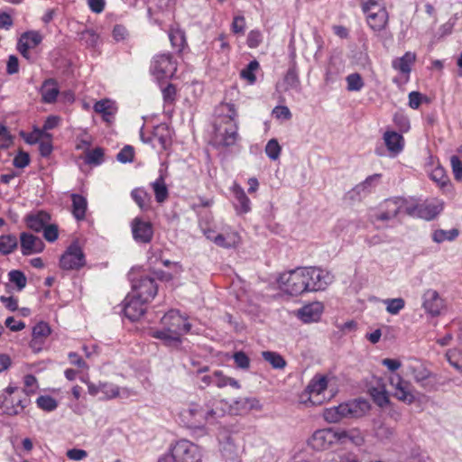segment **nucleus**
<instances>
[{"label":"nucleus","mask_w":462,"mask_h":462,"mask_svg":"<svg viewBox=\"0 0 462 462\" xmlns=\"http://www.w3.org/2000/svg\"><path fill=\"white\" fill-rule=\"evenodd\" d=\"M42 98L44 103H52L56 100L59 94L57 83L52 79L44 81L42 89Z\"/></svg>","instance_id":"obj_39"},{"label":"nucleus","mask_w":462,"mask_h":462,"mask_svg":"<svg viewBox=\"0 0 462 462\" xmlns=\"http://www.w3.org/2000/svg\"><path fill=\"white\" fill-rule=\"evenodd\" d=\"M260 65L257 60H252L249 64L241 70V77L246 79L250 84H254L256 80L254 72L259 69Z\"/></svg>","instance_id":"obj_52"},{"label":"nucleus","mask_w":462,"mask_h":462,"mask_svg":"<svg viewBox=\"0 0 462 462\" xmlns=\"http://www.w3.org/2000/svg\"><path fill=\"white\" fill-rule=\"evenodd\" d=\"M72 214L77 220H83L86 217L88 202L86 198L79 194H72Z\"/></svg>","instance_id":"obj_37"},{"label":"nucleus","mask_w":462,"mask_h":462,"mask_svg":"<svg viewBox=\"0 0 462 462\" xmlns=\"http://www.w3.org/2000/svg\"><path fill=\"white\" fill-rule=\"evenodd\" d=\"M143 142L151 143L153 147L159 145L162 150H166L171 143V133L167 125L162 124L154 127L152 137Z\"/></svg>","instance_id":"obj_22"},{"label":"nucleus","mask_w":462,"mask_h":462,"mask_svg":"<svg viewBox=\"0 0 462 462\" xmlns=\"http://www.w3.org/2000/svg\"><path fill=\"white\" fill-rule=\"evenodd\" d=\"M348 91H360L365 83L359 73H351L346 78Z\"/></svg>","instance_id":"obj_51"},{"label":"nucleus","mask_w":462,"mask_h":462,"mask_svg":"<svg viewBox=\"0 0 462 462\" xmlns=\"http://www.w3.org/2000/svg\"><path fill=\"white\" fill-rule=\"evenodd\" d=\"M42 42V35L38 31H28L20 36L17 45L25 51L26 49L36 48Z\"/></svg>","instance_id":"obj_34"},{"label":"nucleus","mask_w":462,"mask_h":462,"mask_svg":"<svg viewBox=\"0 0 462 462\" xmlns=\"http://www.w3.org/2000/svg\"><path fill=\"white\" fill-rule=\"evenodd\" d=\"M31 403V399L24 391L9 385L0 394V409L9 416L20 415Z\"/></svg>","instance_id":"obj_3"},{"label":"nucleus","mask_w":462,"mask_h":462,"mask_svg":"<svg viewBox=\"0 0 462 462\" xmlns=\"http://www.w3.org/2000/svg\"><path fill=\"white\" fill-rule=\"evenodd\" d=\"M422 308L430 316L437 317L445 310L446 302L436 290L428 289L422 294Z\"/></svg>","instance_id":"obj_14"},{"label":"nucleus","mask_w":462,"mask_h":462,"mask_svg":"<svg viewBox=\"0 0 462 462\" xmlns=\"http://www.w3.org/2000/svg\"><path fill=\"white\" fill-rule=\"evenodd\" d=\"M147 302L135 294H128L124 301L125 317L132 321L139 319L145 312L144 305Z\"/></svg>","instance_id":"obj_18"},{"label":"nucleus","mask_w":462,"mask_h":462,"mask_svg":"<svg viewBox=\"0 0 462 462\" xmlns=\"http://www.w3.org/2000/svg\"><path fill=\"white\" fill-rule=\"evenodd\" d=\"M284 83L286 85V89H294L296 91L300 90V82L295 69H288L284 77Z\"/></svg>","instance_id":"obj_50"},{"label":"nucleus","mask_w":462,"mask_h":462,"mask_svg":"<svg viewBox=\"0 0 462 462\" xmlns=\"http://www.w3.org/2000/svg\"><path fill=\"white\" fill-rule=\"evenodd\" d=\"M383 141L392 156H396L403 150L404 139L395 131H386L383 134Z\"/></svg>","instance_id":"obj_28"},{"label":"nucleus","mask_w":462,"mask_h":462,"mask_svg":"<svg viewBox=\"0 0 462 462\" xmlns=\"http://www.w3.org/2000/svg\"><path fill=\"white\" fill-rule=\"evenodd\" d=\"M323 312V305L320 302H312L305 305L298 310V318L304 323L316 322Z\"/></svg>","instance_id":"obj_26"},{"label":"nucleus","mask_w":462,"mask_h":462,"mask_svg":"<svg viewBox=\"0 0 462 462\" xmlns=\"http://www.w3.org/2000/svg\"><path fill=\"white\" fill-rule=\"evenodd\" d=\"M23 383H24V389H21V390L24 391L27 393L28 397H30L31 394L35 393V392L38 388V383H37V379L34 375L26 374L23 377Z\"/></svg>","instance_id":"obj_57"},{"label":"nucleus","mask_w":462,"mask_h":462,"mask_svg":"<svg viewBox=\"0 0 462 462\" xmlns=\"http://www.w3.org/2000/svg\"><path fill=\"white\" fill-rule=\"evenodd\" d=\"M381 177L382 175L379 173L368 176L362 183L355 187L354 191L357 194L370 192L378 184Z\"/></svg>","instance_id":"obj_44"},{"label":"nucleus","mask_w":462,"mask_h":462,"mask_svg":"<svg viewBox=\"0 0 462 462\" xmlns=\"http://www.w3.org/2000/svg\"><path fill=\"white\" fill-rule=\"evenodd\" d=\"M282 148L276 139H271L268 141L265 146L266 155L271 160H277L281 154Z\"/></svg>","instance_id":"obj_53"},{"label":"nucleus","mask_w":462,"mask_h":462,"mask_svg":"<svg viewBox=\"0 0 462 462\" xmlns=\"http://www.w3.org/2000/svg\"><path fill=\"white\" fill-rule=\"evenodd\" d=\"M60 122V117L56 116H50L44 122L42 130H36L33 134H35V139L32 142H38L42 138H50L51 134H46L45 131L51 130L55 128Z\"/></svg>","instance_id":"obj_43"},{"label":"nucleus","mask_w":462,"mask_h":462,"mask_svg":"<svg viewBox=\"0 0 462 462\" xmlns=\"http://www.w3.org/2000/svg\"><path fill=\"white\" fill-rule=\"evenodd\" d=\"M234 405L236 407V409L241 410L242 411L261 409L259 401L255 398H239L234 402Z\"/></svg>","instance_id":"obj_47"},{"label":"nucleus","mask_w":462,"mask_h":462,"mask_svg":"<svg viewBox=\"0 0 462 462\" xmlns=\"http://www.w3.org/2000/svg\"><path fill=\"white\" fill-rule=\"evenodd\" d=\"M389 383L394 389V396L406 403H412L415 401L412 386L410 382L405 381L400 374H395L389 377Z\"/></svg>","instance_id":"obj_15"},{"label":"nucleus","mask_w":462,"mask_h":462,"mask_svg":"<svg viewBox=\"0 0 462 462\" xmlns=\"http://www.w3.org/2000/svg\"><path fill=\"white\" fill-rule=\"evenodd\" d=\"M51 328L45 322H39L32 328V338L30 346L34 350H40L44 340L50 336Z\"/></svg>","instance_id":"obj_30"},{"label":"nucleus","mask_w":462,"mask_h":462,"mask_svg":"<svg viewBox=\"0 0 462 462\" xmlns=\"http://www.w3.org/2000/svg\"><path fill=\"white\" fill-rule=\"evenodd\" d=\"M172 448L175 462H200L202 453L200 448L194 443L180 439Z\"/></svg>","instance_id":"obj_10"},{"label":"nucleus","mask_w":462,"mask_h":462,"mask_svg":"<svg viewBox=\"0 0 462 462\" xmlns=\"http://www.w3.org/2000/svg\"><path fill=\"white\" fill-rule=\"evenodd\" d=\"M233 358L237 368L247 370L250 367V359L243 351L236 352Z\"/></svg>","instance_id":"obj_58"},{"label":"nucleus","mask_w":462,"mask_h":462,"mask_svg":"<svg viewBox=\"0 0 462 462\" xmlns=\"http://www.w3.org/2000/svg\"><path fill=\"white\" fill-rule=\"evenodd\" d=\"M13 143V136L4 125H0V149H7Z\"/></svg>","instance_id":"obj_61"},{"label":"nucleus","mask_w":462,"mask_h":462,"mask_svg":"<svg viewBox=\"0 0 462 462\" xmlns=\"http://www.w3.org/2000/svg\"><path fill=\"white\" fill-rule=\"evenodd\" d=\"M459 235V231L457 228L449 230L438 229L432 234V240L438 244L445 241H454Z\"/></svg>","instance_id":"obj_45"},{"label":"nucleus","mask_w":462,"mask_h":462,"mask_svg":"<svg viewBox=\"0 0 462 462\" xmlns=\"http://www.w3.org/2000/svg\"><path fill=\"white\" fill-rule=\"evenodd\" d=\"M263 358L268 362L274 369H282L286 365L284 358L277 352L263 351L262 352Z\"/></svg>","instance_id":"obj_46"},{"label":"nucleus","mask_w":462,"mask_h":462,"mask_svg":"<svg viewBox=\"0 0 462 462\" xmlns=\"http://www.w3.org/2000/svg\"><path fill=\"white\" fill-rule=\"evenodd\" d=\"M9 281L17 286L19 291L23 290L27 283V279L24 273L18 270L11 271L8 274Z\"/></svg>","instance_id":"obj_54"},{"label":"nucleus","mask_w":462,"mask_h":462,"mask_svg":"<svg viewBox=\"0 0 462 462\" xmlns=\"http://www.w3.org/2000/svg\"><path fill=\"white\" fill-rule=\"evenodd\" d=\"M430 179L440 186H444L448 180L445 170L440 166H438L432 170L430 173Z\"/></svg>","instance_id":"obj_60"},{"label":"nucleus","mask_w":462,"mask_h":462,"mask_svg":"<svg viewBox=\"0 0 462 462\" xmlns=\"http://www.w3.org/2000/svg\"><path fill=\"white\" fill-rule=\"evenodd\" d=\"M204 424L215 423L219 418L225 414V410L221 406V402L216 400H210L204 404Z\"/></svg>","instance_id":"obj_29"},{"label":"nucleus","mask_w":462,"mask_h":462,"mask_svg":"<svg viewBox=\"0 0 462 462\" xmlns=\"http://www.w3.org/2000/svg\"><path fill=\"white\" fill-rule=\"evenodd\" d=\"M88 392L91 396H97L99 393L102 396L100 400H112L117 397L128 398L131 396L132 392L127 388H120L116 383L110 382H98L94 383L87 382Z\"/></svg>","instance_id":"obj_7"},{"label":"nucleus","mask_w":462,"mask_h":462,"mask_svg":"<svg viewBox=\"0 0 462 462\" xmlns=\"http://www.w3.org/2000/svg\"><path fill=\"white\" fill-rule=\"evenodd\" d=\"M309 291H324L334 280L328 271L317 267H304Z\"/></svg>","instance_id":"obj_12"},{"label":"nucleus","mask_w":462,"mask_h":462,"mask_svg":"<svg viewBox=\"0 0 462 462\" xmlns=\"http://www.w3.org/2000/svg\"><path fill=\"white\" fill-rule=\"evenodd\" d=\"M51 217L44 211H39L36 214L29 215L26 217V223L30 229L35 232H41L49 224Z\"/></svg>","instance_id":"obj_33"},{"label":"nucleus","mask_w":462,"mask_h":462,"mask_svg":"<svg viewBox=\"0 0 462 462\" xmlns=\"http://www.w3.org/2000/svg\"><path fill=\"white\" fill-rule=\"evenodd\" d=\"M231 191L235 198L234 207L238 215L246 214L251 211V200L245 194L244 189L237 183H234Z\"/></svg>","instance_id":"obj_25"},{"label":"nucleus","mask_w":462,"mask_h":462,"mask_svg":"<svg viewBox=\"0 0 462 462\" xmlns=\"http://www.w3.org/2000/svg\"><path fill=\"white\" fill-rule=\"evenodd\" d=\"M366 21L372 30L380 32L383 30L387 24L388 14L385 9L374 11V13L366 14Z\"/></svg>","instance_id":"obj_32"},{"label":"nucleus","mask_w":462,"mask_h":462,"mask_svg":"<svg viewBox=\"0 0 462 462\" xmlns=\"http://www.w3.org/2000/svg\"><path fill=\"white\" fill-rule=\"evenodd\" d=\"M444 208V202L438 199L426 200L420 204H411L406 207V213L409 216L420 217L430 221L437 217Z\"/></svg>","instance_id":"obj_8"},{"label":"nucleus","mask_w":462,"mask_h":462,"mask_svg":"<svg viewBox=\"0 0 462 462\" xmlns=\"http://www.w3.org/2000/svg\"><path fill=\"white\" fill-rule=\"evenodd\" d=\"M450 164L454 177L457 180L462 181V162L457 155L450 157Z\"/></svg>","instance_id":"obj_63"},{"label":"nucleus","mask_w":462,"mask_h":462,"mask_svg":"<svg viewBox=\"0 0 462 462\" xmlns=\"http://www.w3.org/2000/svg\"><path fill=\"white\" fill-rule=\"evenodd\" d=\"M38 408L44 411H53L58 407V402L50 395H41L36 399Z\"/></svg>","instance_id":"obj_48"},{"label":"nucleus","mask_w":462,"mask_h":462,"mask_svg":"<svg viewBox=\"0 0 462 462\" xmlns=\"http://www.w3.org/2000/svg\"><path fill=\"white\" fill-rule=\"evenodd\" d=\"M133 236L139 243H149L153 235L152 226L150 222L134 218L132 223Z\"/></svg>","instance_id":"obj_23"},{"label":"nucleus","mask_w":462,"mask_h":462,"mask_svg":"<svg viewBox=\"0 0 462 462\" xmlns=\"http://www.w3.org/2000/svg\"><path fill=\"white\" fill-rule=\"evenodd\" d=\"M86 265V256L78 239L71 242L60 258V267L65 271L79 270Z\"/></svg>","instance_id":"obj_6"},{"label":"nucleus","mask_w":462,"mask_h":462,"mask_svg":"<svg viewBox=\"0 0 462 462\" xmlns=\"http://www.w3.org/2000/svg\"><path fill=\"white\" fill-rule=\"evenodd\" d=\"M383 302L386 307V311L392 315H397L405 307L402 298L386 299Z\"/></svg>","instance_id":"obj_49"},{"label":"nucleus","mask_w":462,"mask_h":462,"mask_svg":"<svg viewBox=\"0 0 462 462\" xmlns=\"http://www.w3.org/2000/svg\"><path fill=\"white\" fill-rule=\"evenodd\" d=\"M204 405L190 403L182 409L180 416L182 421L189 427L199 428L204 425Z\"/></svg>","instance_id":"obj_19"},{"label":"nucleus","mask_w":462,"mask_h":462,"mask_svg":"<svg viewBox=\"0 0 462 462\" xmlns=\"http://www.w3.org/2000/svg\"><path fill=\"white\" fill-rule=\"evenodd\" d=\"M151 187L158 203H163L167 200L169 197V190L162 175H160L153 182H152Z\"/></svg>","instance_id":"obj_38"},{"label":"nucleus","mask_w":462,"mask_h":462,"mask_svg":"<svg viewBox=\"0 0 462 462\" xmlns=\"http://www.w3.org/2000/svg\"><path fill=\"white\" fill-rule=\"evenodd\" d=\"M132 288L133 294L146 301L152 300L157 293V285L154 280L149 276H141L140 279L134 281Z\"/></svg>","instance_id":"obj_16"},{"label":"nucleus","mask_w":462,"mask_h":462,"mask_svg":"<svg viewBox=\"0 0 462 462\" xmlns=\"http://www.w3.org/2000/svg\"><path fill=\"white\" fill-rule=\"evenodd\" d=\"M104 152L101 148H95L89 151L86 155V162L88 164H100L103 159Z\"/></svg>","instance_id":"obj_62"},{"label":"nucleus","mask_w":462,"mask_h":462,"mask_svg":"<svg viewBox=\"0 0 462 462\" xmlns=\"http://www.w3.org/2000/svg\"><path fill=\"white\" fill-rule=\"evenodd\" d=\"M246 28V22L244 15H236L233 18L231 31L235 34H244Z\"/></svg>","instance_id":"obj_56"},{"label":"nucleus","mask_w":462,"mask_h":462,"mask_svg":"<svg viewBox=\"0 0 462 462\" xmlns=\"http://www.w3.org/2000/svg\"><path fill=\"white\" fill-rule=\"evenodd\" d=\"M177 70V63L169 53L159 54L153 57L150 71L158 79L171 78Z\"/></svg>","instance_id":"obj_9"},{"label":"nucleus","mask_w":462,"mask_h":462,"mask_svg":"<svg viewBox=\"0 0 462 462\" xmlns=\"http://www.w3.org/2000/svg\"><path fill=\"white\" fill-rule=\"evenodd\" d=\"M416 60V55L413 52L407 51L401 58L393 60V68L402 74H409L411 72V65Z\"/></svg>","instance_id":"obj_35"},{"label":"nucleus","mask_w":462,"mask_h":462,"mask_svg":"<svg viewBox=\"0 0 462 462\" xmlns=\"http://www.w3.org/2000/svg\"><path fill=\"white\" fill-rule=\"evenodd\" d=\"M369 409V403L365 400H355L340 403L337 406L324 411L323 417L329 423H336L345 418H358Z\"/></svg>","instance_id":"obj_4"},{"label":"nucleus","mask_w":462,"mask_h":462,"mask_svg":"<svg viewBox=\"0 0 462 462\" xmlns=\"http://www.w3.org/2000/svg\"><path fill=\"white\" fill-rule=\"evenodd\" d=\"M369 392L374 402L378 406L385 407L389 403L390 399L388 392L384 383L381 380L378 381L377 386L372 387Z\"/></svg>","instance_id":"obj_36"},{"label":"nucleus","mask_w":462,"mask_h":462,"mask_svg":"<svg viewBox=\"0 0 462 462\" xmlns=\"http://www.w3.org/2000/svg\"><path fill=\"white\" fill-rule=\"evenodd\" d=\"M207 238L212 240L217 245L224 248H231L239 243V236L236 232H229L226 234H218L215 236L208 232L206 234Z\"/></svg>","instance_id":"obj_31"},{"label":"nucleus","mask_w":462,"mask_h":462,"mask_svg":"<svg viewBox=\"0 0 462 462\" xmlns=\"http://www.w3.org/2000/svg\"><path fill=\"white\" fill-rule=\"evenodd\" d=\"M43 231V236L48 242H55L59 236V229L57 225L48 224Z\"/></svg>","instance_id":"obj_64"},{"label":"nucleus","mask_w":462,"mask_h":462,"mask_svg":"<svg viewBox=\"0 0 462 462\" xmlns=\"http://www.w3.org/2000/svg\"><path fill=\"white\" fill-rule=\"evenodd\" d=\"M94 110L98 114H102L106 121H109V117L116 113L114 103L108 99L97 101L94 105Z\"/></svg>","instance_id":"obj_41"},{"label":"nucleus","mask_w":462,"mask_h":462,"mask_svg":"<svg viewBox=\"0 0 462 462\" xmlns=\"http://www.w3.org/2000/svg\"><path fill=\"white\" fill-rule=\"evenodd\" d=\"M410 203L403 198H393L384 200L381 205V212L376 216L380 221H388L395 217L401 211L406 212Z\"/></svg>","instance_id":"obj_13"},{"label":"nucleus","mask_w":462,"mask_h":462,"mask_svg":"<svg viewBox=\"0 0 462 462\" xmlns=\"http://www.w3.org/2000/svg\"><path fill=\"white\" fill-rule=\"evenodd\" d=\"M246 42L249 48H257L263 42V33L259 30H252L247 35Z\"/></svg>","instance_id":"obj_59"},{"label":"nucleus","mask_w":462,"mask_h":462,"mask_svg":"<svg viewBox=\"0 0 462 462\" xmlns=\"http://www.w3.org/2000/svg\"><path fill=\"white\" fill-rule=\"evenodd\" d=\"M18 245L17 238L14 235H5L0 236V253L4 255L13 253Z\"/></svg>","instance_id":"obj_42"},{"label":"nucleus","mask_w":462,"mask_h":462,"mask_svg":"<svg viewBox=\"0 0 462 462\" xmlns=\"http://www.w3.org/2000/svg\"><path fill=\"white\" fill-rule=\"evenodd\" d=\"M328 386V380L323 375H316L307 386L306 392L309 394V401L313 405L321 404L325 397L322 395Z\"/></svg>","instance_id":"obj_20"},{"label":"nucleus","mask_w":462,"mask_h":462,"mask_svg":"<svg viewBox=\"0 0 462 462\" xmlns=\"http://www.w3.org/2000/svg\"><path fill=\"white\" fill-rule=\"evenodd\" d=\"M277 282L281 290L290 295L297 296L309 291L304 267L282 273Z\"/></svg>","instance_id":"obj_5"},{"label":"nucleus","mask_w":462,"mask_h":462,"mask_svg":"<svg viewBox=\"0 0 462 462\" xmlns=\"http://www.w3.org/2000/svg\"><path fill=\"white\" fill-rule=\"evenodd\" d=\"M20 241L21 251L23 255L41 253L44 248V244L42 239L29 233H22Z\"/></svg>","instance_id":"obj_24"},{"label":"nucleus","mask_w":462,"mask_h":462,"mask_svg":"<svg viewBox=\"0 0 462 462\" xmlns=\"http://www.w3.org/2000/svg\"><path fill=\"white\" fill-rule=\"evenodd\" d=\"M200 381L203 383L202 387L215 385L217 388H224L229 385L236 389L241 388V385L237 380L225 375L220 370H215L211 374H203L200 377Z\"/></svg>","instance_id":"obj_17"},{"label":"nucleus","mask_w":462,"mask_h":462,"mask_svg":"<svg viewBox=\"0 0 462 462\" xmlns=\"http://www.w3.org/2000/svg\"><path fill=\"white\" fill-rule=\"evenodd\" d=\"M408 374L414 381L428 392L436 390V378L427 367L418 360L411 361L407 365Z\"/></svg>","instance_id":"obj_11"},{"label":"nucleus","mask_w":462,"mask_h":462,"mask_svg":"<svg viewBox=\"0 0 462 462\" xmlns=\"http://www.w3.org/2000/svg\"><path fill=\"white\" fill-rule=\"evenodd\" d=\"M238 114L233 104L221 103L215 109V140L222 146H232L238 140Z\"/></svg>","instance_id":"obj_1"},{"label":"nucleus","mask_w":462,"mask_h":462,"mask_svg":"<svg viewBox=\"0 0 462 462\" xmlns=\"http://www.w3.org/2000/svg\"><path fill=\"white\" fill-rule=\"evenodd\" d=\"M222 455L226 462H240L237 457L236 447L231 442H226L222 448Z\"/></svg>","instance_id":"obj_55"},{"label":"nucleus","mask_w":462,"mask_h":462,"mask_svg":"<svg viewBox=\"0 0 462 462\" xmlns=\"http://www.w3.org/2000/svg\"><path fill=\"white\" fill-rule=\"evenodd\" d=\"M162 329L153 330L152 337L162 340L167 346L177 347L182 343V337L189 333L191 325L179 310H171L161 319Z\"/></svg>","instance_id":"obj_2"},{"label":"nucleus","mask_w":462,"mask_h":462,"mask_svg":"<svg viewBox=\"0 0 462 462\" xmlns=\"http://www.w3.org/2000/svg\"><path fill=\"white\" fill-rule=\"evenodd\" d=\"M336 442L340 444L352 443L356 446H361L364 443V437L359 430L335 429Z\"/></svg>","instance_id":"obj_27"},{"label":"nucleus","mask_w":462,"mask_h":462,"mask_svg":"<svg viewBox=\"0 0 462 462\" xmlns=\"http://www.w3.org/2000/svg\"><path fill=\"white\" fill-rule=\"evenodd\" d=\"M131 197L138 205L141 210H148L151 207V196L143 188H136L132 190Z\"/></svg>","instance_id":"obj_40"},{"label":"nucleus","mask_w":462,"mask_h":462,"mask_svg":"<svg viewBox=\"0 0 462 462\" xmlns=\"http://www.w3.org/2000/svg\"><path fill=\"white\" fill-rule=\"evenodd\" d=\"M334 443H337L335 429L316 430L310 440V445L316 450L328 448Z\"/></svg>","instance_id":"obj_21"}]
</instances>
